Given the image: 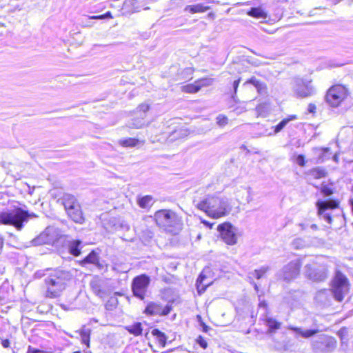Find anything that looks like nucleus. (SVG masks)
I'll return each mask as SVG.
<instances>
[{
	"mask_svg": "<svg viewBox=\"0 0 353 353\" xmlns=\"http://www.w3.org/2000/svg\"><path fill=\"white\" fill-rule=\"evenodd\" d=\"M154 217L157 224L168 232L177 234L181 230V218L170 210H158Z\"/></svg>",
	"mask_w": 353,
	"mask_h": 353,
	"instance_id": "7ed1b4c3",
	"label": "nucleus"
},
{
	"mask_svg": "<svg viewBox=\"0 0 353 353\" xmlns=\"http://www.w3.org/2000/svg\"><path fill=\"white\" fill-rule=\"evenodd\" d=\"M66 212L70 219L75 223L81 224L84 222V217L80 205H76V207Z\"/></svg>",
	"mask_w": 353,
	"mask_h": 353,
	"instance_id": "6ab92c4d",
	"label": "nucleus"
},
{
	"mask_svg": "<svg viewBox=\"0 0 353 353\" xmlns=\"http://www.w3.org/2000/svg\"><path fill=\"white\" fill-rule=\"evenodd\" d=\"M247 193H248V196H247V202L248 203H250L252 201V190L250 188H247Z\"/></svg>",
	"mask_w": 353,
	"mask_h": 353,
	"instance_id": "37998d69",
	"label": "nucleus"
},
{
	"mask_svg": "<svg viewBox=\"0 0 353 353\" xmlns=\"http://www.w3.org/2000/svg\"><path fill=\"white\" fill-rule=\"evenodd\" d=\"M59 238V233L57 228L54 227H48L36 238L27 242L23 248H30L31 246H37L43 244H53Z\"/></svg>",
	"mask_w": 353,
	"mask_h": 353,
	"instance_id": "423d86ee",
	"label": "nucleus"
},
{
	"mask_svg": "<svg viewBox=\"0 0 353 353\" xmlns=\"http://www.w3.org/2000/svg\"><path fill=\"white\" fill-rule=\"evenodd\" d=\"M106 15H107V16L110 15V12L107 13V14H106Z\"/></svg>",
	"mask_w": 353,
	"mask_h": 353,
	"instance_id": "e2e57ef3",
	"label": "nucleus"
},
{
	"mask_svg": "<svg viewBox=\"0 0 353 353\" xmlns=\"http://www.w3.org/2000/svg\"><path fill=\"white\" fill-rule=\"evenodd\" d=\"M196 81L197 83V85H200L199 88L201 89L202 87H207L211 85L213 83V79L209 78H204L199 79Z\"/></svg>",
	"mask_w": 353,
	"mask_h": 353,
	"instance_id": "c9c22d12",
	"label": "nucleus"
},
{
	"mask_svg": "<svg viewBox=\"0 0 353 353\" xmlns=\"http://www.w3.org/2000/svg\"><path fill=\"white\" fill-rule=\"evenodd\" d=\"M299 226L301 227L302 230H305L307 228V225L305 223H299Z\"/></svg>",
	"mask_w": 353,
	"mask_h": 353,
	"instance_id": "603ef678",
	"label": "nucleus"
},
{
	"mask_svg": "<svg viewBox=\"0 0 353 353\" xmlns=\"http://www.w3.org/2000/svg\"><path fill=\"white\" fill-rule=\"evenodd\" d=\"M296 163L300 165V166H304L305 165V158H304V156L302 155V154H299L297 157H296Z\"/></svg>",
	"mask_w": 353,
	"mask_h": 353,
	"instance_id": "79ce46f5",
	"label": "nucleus"
},
{
	"mask_svg": "<svg viewBox=\"0 0 353 353\" xmlns=\"http://www.w3.org/2000/svg\"><path fill=\"white\" fill-rule=\"evenodd\" d=\"M71 278L72 274L69 271L57 269L51 272L45 279L46 297L50 299L59 297L65 289L67 283Z\"/></svg>",
	"mask_w": 353,
	"mask_h": 353,
	"instance_id": "f257e3e1",
	"label": "nucleus"
},
{
	"mask_svg": "<svg viewBox=\"0 0 353 353\" xmlns=\"http://www.w3.org/2000/svg\"><path fill=\"white\" fill-rule=\"evenodd\" d=\"M204 279L205 276H203V274H201L196 280V288L199 293H201L205 291L206 287L208 285V283L204 285L202 284Z\"/></svg>",
	"mask_w": 353,
	"mask_h": 353,
	"instance_id": "72a5a7b5",
	"label": "nucleus"
},
{
	"mask_svg": "<svg viewBox=\"0 0 353 353\" xmlns=\"http://www.w3.org/2000/svg\"><path fill=\"white\" fill-rule=\"evenodd\" d=\"M291 84L293 92L297 97L307 98L315 93L311 79L294 77Z\"/></svg>",
	"mask_w": 353,
	"mask_h": 353,
	"instance_id": "0eeeda50",
	"label": "nucleus"
},
{
	"mask_svg": "<svg viewBox=\"0 0 353 353\" xmlns=\"http://www.w3.org/2000/svg\"><path fill=\"white\" fill-rule=\"evenodd\" d=\"M312 349L316 352H330L336 346V340L330 336L321 334L315 338L312 342Z\"/></svg>",
	"mask_w": 353,
	"mask_h": 353,
	"instance_id": "1a4fd4ad",
	"label": "nucleus"
},
{
	"mask_svg": "<svg viewBox=\"0 0 353 353\" xmlns=\"http://www.w3.org/2000/svg\"><path fill=\"white\" fill-rule=\"evenodd\" d=\"M206 225H209L210 228L212 227V225H210L209 223L207 221L203 222Z\"/></svg>",
	"mask_w": 353,
	"mask_h": 353,
	"instance_id": "bf43d9fd",
	"label": "nucleus"
},
{
	"mask_svg": "<svg viewBox=\"0 0 353 353\" xmlns=\"http://www.w3.org/2000/svg\"><path fill=\"white\" fill-rule=\"evenodd\" d=\"M347 90L341 85H336L330 88L327 92L325 99L329 105L332 107L339 106L347 97Z\"/></svg>",
	"mask_w": 353,
	"mask_h": 353,
	"instance_id": "9d476101",
	"label": "nucleus"
},
{
	"mask_svg": "<svg viewBox=\"0 0 353 353\" xmlns=\"http://www.w3.org/2000/svg\"><path fill=\"white\" fill-rule=\"evenodd\" d=\"M199 86L195 81L194 83L183 86L182 90L187 93H196L200 90Z\"/></svg>",
	"mask_w": 353,
	"mask_h": 353,
	"instance_id": "7c9ffc66",
	"label": "nucleus"
},
{
	"mask_svg": "<svg viewBox=\"0 0 353 353\" xmlns=\"http://www.w3.org/2000/svg\"><path fill=\"white\" fill-rule=\"evenodd\" d=\"M269 270V266H262L259 270H255L252 274L256 279H260Z\"/></svg>",
	"mask_w": 353,
	"mask_h": 353,
	"instance_id": "473e14b6",
	"label": "nucleus"
},
{
	"mask_svg": "<svg viewBox=\"0 0 353 353\" xmlns=\"http://www.w3.org/2000/svg\"><path fill=\"white\" fill-rule=\"evenodd\" d=\"M90 329L85 327V325L83 326V327L79 332L82 343L85 344L88 347H89L90 345Z\"/></svg>",
	"mask_w": 353,
	"mask_h": 353,
	"instance_id": "393cba45",
	"label": "nucleus"
},
{
	"mask_svg": "<svg viewBox=\"0 0 353 353\" xmlns=\"http://www.w3.org/2000/svg\"><path fill=\"white\" fill-rule=\"evenodd\" d=\"M326 292H327V291H326L325 290H324L323 291L320 292L319 293V294L320 295V294H324V293H326Z\"/></svg>",
	"mask_w": 353,
	"mask_h": 353,
	"instance_id": "13d9d810",
	"label": "nucleus"
},
{
	"mask_svg": "<svg viewBox=\"0 0 353 353\" xmlns=\"http://www.w3.org/2000/svg\"><path fill=\"white\" fill-rule=\"evenodd\" d=\"M200 210L205 212L209 216L218 219L228 213L229 203L227 199L208 196L203 201L195 204Z\"/></svg>",
	"mask_w": 353,
	"mask_h": 353,
	"instance_id": "f03ea898",
	"label": "nucleus"
},
{
	"mask_svg": "<svg viewBox=\"0 0 353 353\" xmlns=\"http://www.w3.org/2000/svg\"><path fill=\"white\" fill-rule=\"evenodd\" d=\"M337 335L341 339L342 343H345L348 339V330L346 327H342L337 332Z\"/></svg>",
	"mask_w": 353,
	"mask_h": 353,
	"instance_id": "f704fd0d",
	"label": "nucleus"
},
{
	"mask_svg": "<svg viewBox=\"0 0 353 353\" xmlns=\"http://www.w3.org/2000/svg\"><path fill=\"white\" fill-rule=\"evenodd\" d=\"M137 203L140 208H150L154 203V199L152 196L146 195L138 197Z\"/></svg>",
	"mask_w": 353,
	"mask_h": 353,
	"instance_id": "412c9836",
	"label": "nucleus"
},
{
	"mask_svg": "<svg viewBox=\"0 0 353 353\" xmlns=\"http://www.w3.org/2000/svg\"><path fill=\"white\" fill-rule=\"evenodd\" d=\"M141 141L135 138H127L119 140L118 143L120 145L125 148L136 147Z\"/></svg>",
	"mask_w": 353,
	"mask_h": 353,
	"instance_id": "5701e85b",
	"label": "nucleus"
},
{
	"mask_svg": "<svg viewBox=\"0 0 353 353\" xmlns=\"http://www.w3.org/2000/svg\"><path fill=\"white\" fill-rule=\"evenodd\" d=\"M310 228L312 230H318V226L316 225V224H312L310 225Z\"/></svg>",
	"mask_w": 353,
	"mask_h": 353,
	"instance_id": "8fccbe9b",
	"label": "nucleus"
},
{
	"mask_svg": "<svg viewBox=\"0 0 353 353\" xmlns=\"http://www.w3.org/2000/svg\"><path fill=\"white\" fill-rule=\"evenodd\" d=\"M81 244V241L79 240H73L70 241L68 248L69 252L71 254L77 256L81 254L79 246Z\"/></svg>",
	"mask_w": 353,
	"mask_h": 353,
	"instance_id": "4be33fe9",
	"label": "nucleus"
},
{
	"mask_svg": "<svg viewBox=\"0 0 353 353\" xmlns=\"http://www.w3.org/2000/svg\"><path fill=\"white\" fill-rule=\"evenodd\" d=\"M305 274L314 281H323L327 277L328 270L325 266L313 268L312 265L307 264L305 266Z\"/></svg>",
	"mask_w": 353,
	"mask_h": 353,
	"instance_id": "ddd939ff",
	"label": "nucleus"
},
{
	"mask_svg": "<svg viewBox=\"0 0 353 353\" xmlns=\"http://www.w3.org/2000/svg\"><path fill=\"white\" fill-rule=\"evenodd\" d=\"M99 262V257L94 251H92L82 261L81 264L92 263L96 264Z\"/></svg>",
	"mask_w": 353,
	"mask_h": 353,
	"instance_id": "c85d7f7f",
	"label": "nucleus"
},
{
	"mask_svg": "<svg viewBox=\"0 0 353 353\" xmlns=\"http://www.w3.org/2000/svg\"><path fill=\"white\" fill-rule=\"evenodd\" d=\"M310 174L315 179H321L325 176L326 172L323 169L316 168L310 170Z\"/></svg>",
	"mask_w": 353,
	"mask_h": 353,
	"instance_id": "2f4dec72",
	"label": "nucleus"
},
{
	"mask_svg": "<svg viewBox=\"0 0 353 353\" xmlns=\"http://www.w3.org/2000/svg\"><path fill=\"white\" fill-rule=\"evenodd\" d=\"M209 7L204 6L202 4H196L192 6H187L185 8V11H189L191 13H196V12H204L209 10Z\"/></svg>",
	"mask_w": 353,
	"mask_h": 353,
	"instance_id": "b1692460",
	"label": "nucleus"
},
{
	"mask_svg": "<svg viewBox=\"0 0 353 353\" xmlns=\"http://www.w3.org/2000/svg\"><path fill=\"white\" fill-rule=\"evenodd\" d=\"M296 119V117L295 115H292L283 119L278 125L274 127V134H277L281 131L290 121L294 120Z\"/></svg>",
	"mask_w": 353,
	"mask_h": 353,
	"instance_id": "a878e982",
	"label": "nucleus"
},
{
	"mask_svg": "<svg viewBox=\"0 0 353 353\" xmlns=\"http://www.w3.org/2000/svg\"><path fill=\"white\" fill-rule=\"evenodd\" d=\"M150 109V105L147 103L140 104L134 112V117L132 119V123L130 124V128H141L145 125V118L146 113Z\"/></svg>",
	"mask_w": 353,
	"mask_h": 353,
	"instance_id": "4468645a",
	"label": "nucleus"
},
{
	"mask_svg": "<svg viewBox=\"0 0 353 353\" xmlns=\"http://www.w3.org/2000/svg\"><path fill=\"white\" fill-rule=\"evenodd\" d=\"M145 312L150 315H167L170 312V309L168 307H163L160 304L151 302L147 305Z\"/></svg>",
	"mask_w": 353,
	"mask_h": 353,
	"instance_id": "a211bd4d",
	"label": "nucleus"
},
{
	"mask_svg": "<svg viewBox=\"0 0 353 353\" xmlns=\"http://www.w3.org/2000/svg\"><path fill=\"white\" fill-rule=\"evenodd\" d=\"M261 319L268 327V334H274L281 327V323L269 316L268 314H261Z\"/></svg>",
	"mask_w": 353,
	"mask_h": 353,
	"instance_id": "dca6fc26",
	"label": "nucleus"
},
{
	"mask_svg": "<svg viewBox=\"0 0 353 353\" xmlns=\"http://www.w3.org/2000/svg\"><path fill=\"white\" fill-rule=\"evenodd\" d=\"M348 291L349 283L347 277L336 270L332 284V292L334 299L338 301H342Z\"/></svg>",
	"mask_w": 353,
	"mask_h": 353,
	"instance_id": "39448f33",
	"label": "nucleus"
},
{
	"mask_svg": "<svg viewBox=\"0 0 353 353\" xmlns=\"http://www.w3.org/2000/svg\"><path fill=\"white\" fill-rule=\"evenodd\" d=\"M196 343L203 348L206 349L208 347L207 341L201 336H199L196 339Z\"/></svg>",
	"mask_w": 353,
	"mask_h": 353,
	"instance_id": "a19ab883",
	"label": "nucleus"
},
{
	"mask_svg": "<svg viewBox=\"0 0 353 353\" xmlns=\"http://www.w3.org/2000/svg\"><path fill=\"white\" fill-rule=\"evenodd\" d=\"M239 82H240V79H238V80H235V81L233 82V88H234V93H236V90H237V88H238V86H239Z\"/></svg>",
	"mask_w": 353,
	"mask_h": 353,
	"instance_id": "a18cd8bd",
	"label": "nucleus"
},
{
	"mask_svg": "<svg viewBox=\"0 0 353 353\" xmlns=\"http://www.w3.org/2000/svg\"><path fill=\"white\" fill-rule=\"evenodd\" d=\"M128 331L135 336L141 334L142 327L141 323H137L132 325H130L127 327Z\"/></svg>",
	"mask_w": 353,
	"mask_h": 353,
	"instance_id": "c756f323",
	"label": "nucleus"
},
{
	"mask_svg": "<svg viewBox=\"0 0 353 353\" xmlns=\"http://www.w3.org/2000/svg\"><path fill=\"white\" fill-rule=\"evenodd\" d=\"M321 150L324 152H327L329 150H330V148H321Z\"/></svg>",
	"mask_w": 353,
	"mask_h": 353,
	"instance_id": "864d4df0",
	"label": "nucleus"
},
{
	"mask_svg": "<svg viewBox=\"0 0 353 353\" xmlns=\"http://www.w3.org/2000/svg\"><path fill=\"white\" fill-rule=\"evenodd\" d=\"M149 283L150 278L145 274L135 277L132 286L134 296L140 299H143Z\"/></svg>",
	"mask_w": 353,
	"mask_h": 353,
	"instance_id": "f8f14e48",
	"label": "nucleus"
},
{
	"mask_svg": "<svg viewBox=\"0 0 353 353\" xmlns=\"http://www.w3.org/2000/svg\"><path fill=\"white\" fill-rule=\"evenodd\" d=\"M152 334L154 336L160 345L164 347L166 343L167 337L165 334L157 329H154L152 331Z\"/></svg>",
	"mask_w": 353,
	"mask_h": 353,
	"instance_id": "cd10ccee",
	"label": "nucleus"
},
{
	"mask_svg": "<svg viewBox=\"0 0 353 353\" xmlns=\"http://www.w3.org/2000/svg\"><path fill=\"white\" fill-rule=\"evenodd\" d=\"M228 117L224 115H222V114H219L216 117V123L220 126L225 125L228 123Z\"/></svg>",
	"mask_w": 353,
	"mask_h": 353,
	"instance_id": "58836bf2",
	"label": "nucleus"
},
{
	"mask_svg": "<svg viewBox=\"0 0 353 353\" xmlns=\"http://www.w3.org/2000/svg\"><path fill=\"white\" fill-rule=\"evenodd\" d=\"M323 192H324V193H325V194H327V195H330V194H332V191H331L330 190H329V189H325V190H323Z\"/></svg>",
	"mask_w": 353,
	"mask_h": 353,
	"instance_id": "3c124183",
	"label": "nucleus"
},
{
	"mask_svg": "<svg viewBox=\"0 0 353 353\" xmlns=\"http://www.w3.org/2000/svg\"><path fill=\"white\" fill-rule=\"evenodd\" d=\"M246 83H251L254 85L259 90L263 88V84L257 80L255 77L251 78L250 80L246 81Z\"/></svg>",
	"mask_w": 353,
	"mask_h": 353,
	"instance_id": "e433bc0d",
	"label": "nucleus"
},
{
	"mask_svg": "<svg viewBox=\"0 0 353 353\" xmlns=\"http://www.w3.org/2000/svg\"><path fill=\"white\" fill-rule=\"evenodd\" d=\"M33 217H37V216L19 208L10 212L0 213V223L12 225L17 230H21L24 223H27L30 218Z\"/></svg>",
	"mask_w": 353,
	"mask_h": 353,
	"instance_id": "20e7f679",
	"label": "nucleus"
},
{
	"mask_svg": "<svg viewBox=\"0 0 353 353\" xmlns=\"http://www.w3.org/2000/svg\"><path fill=\"white\" fill-rule=\"evenodd\" d=\"M254 289H255L256 291H258V290H259L258 285H257L256 283H254Z\"/></svg>",
	"mask_w": 353,
	"mask_h": 353,
	"instance_id": "4d7b16f0",
	"label": "nucleus"
},
{
	"mask_svg": "<svg viewBox=\"0 0 353 353\" xmlns=\"http://www.w3.org/2000/svg\"><path fill=\"white\" fill-rule=\"evenodd\" d=\"M27 353H43V352H41L37 349L29 347Z\"/></svg>",
	"mask_w": 353,
	"mask_h": 353,
	"instance_id": "de8ad7c7",
	"label": "nucleus"
},
{
	"mask_svg": "<svg viewBox=\"0 0 353 353\" xmlns=\"http://www.w3.org/2000/svg\"><path fill=\"white\" fill-rule=\"evenodd\" d=\"M62 203L66 211L72 209L76 205H80L76 198L70 194H65L63 196Z\"/></svg>",
	"mask_w": 353,
	"mask_h": 353,
	"instance_id": "aec40b11",
	"label": "nucleus"
},
{
	"mask_svg": "<svg viewBox=\"0 0 353 353\" xmlns=\"http://www.w3.org/2000/svg\"><path fill=\"white\" fill-rule=\"evenodd\" d=\"M292 244L295 249H301L304 247L305 242L302 239L296 238L292 241Z\"/></svg>",
	"mask_w": 353,
	"mask_h": 353,
	"instance_id": "4c0bfd02",
	"label": "nucleus"
},
{
	"mask_svg": "<svg viewBox=\"0 0 353 353\" xmlns=\"http://www.w3.org/2000/svg\"><path fill=\"white\" fill-rule=\"evenodd\" d=\"M288 330L294 332L296 339H299V337L309 339L316 334L319 331L318 329H305L293 325H289Z\"/></svg>",
	"mask_w": 353,
	"mask_h": 353,
	"instance_id": "f3484780",
	"label": "nucleus"
},
{
	"mask_svg": "<svg viewBox=\"0 0 353 353\" xmlns=\"http://www.w3.org/2000/svg\"><path fill=\"white\" fill-rule=\"evenodd\" d=\"M104 17L103 15L97 16V17H93L94 19H103Z\"/></svg>",
	"mask_w": 353,
	"mask_h": 353,
	"instance_id": "6e6d98bb",
	"label": "nucleus"
},
{
	"mask_svg": "<svg viewBox=\"0 0 353 353\" xmlns=\"http://www.w3.org/2000/svg\"><path fill=\"white\" fill-rule=\"evenodd\" d=\"M223 241L228 245H234L237 242L236 228L229 223H224L218 226Z\"/></svg>",
	"mask_w": 353,
	"mask_h": 353,
	"instance_id": "9b49d317",
	"label": "nucleus"
},
{
	"mask_svg": "<svg viewBox=\"0 0 353 353\" xmlns=\"http://www.w3.org/2000/svg\"><path fill=\"white\" fill-rule=\"evenodd\" d=\"M259 310H263L262 314H268V303L265 301H261L259 303Z\"/></svg>",
	"mask_w": 353,
	"mask_h": 353,
	"instance_id": "ea45409f",
	"label": "nucleus"
},
{
	"mask_svg": "<svg viewBox=\"0 0 353 353\" xmlns=\"http://www.w3.org/2000/svg\"><path fill=\"white\" fill-rule=\"evenodd\" d=\"M315 110H316L315 105H314V104L309 105V108H308L309 112H314Z\"/></svg>",
	"mask_w": 353,
	"mask_h": 353,
	"instance_id": "09e8293b",
	"label": "nucleus"
},
{
	"mask_svg": "<svg viewBox=\"0 0 353 353\" xmlns=\"http://www.w3.org/2000/svg\"><path fill=\"white\" fill-rule=\"evenodd\" d=\"M200 325L202 327V331L204 332H208L211 328L206 325L203 321H201Z\"/></svg>",
	"mask_w": 353,
	"mask_h": 353,
	"instance_id": "c03bdc74",
	"label": "nucleus"
},
{
	"mask_svg": "<svg viewBox=\"0 0 353 353\" xmlns=\"http://www.w3.org/2000/svg\"><path fill=\"white\" fill-rule=\"evenodd\" d=\"M333 159L335 162H336V163L338 162L339 158H338V155L336 154L334 156Z\"/></svg>",
	"mask_w": 353,
	"mask_h": 353,
	"instance_id": "5fc2aeb1",
	"label": "nucleus"
},
{
	"mask_svg": "<svg viewBox=\"0 0 353 353\" xmlns=\"http://www.w3.org/2000/svg\"><path fill=\"white\" fill-rule=\"evenodd\" d=\"M338 202L333 200L325 201H319L316 203L319 216H322L328 223H331L332 219L330 213L327 212V210L335 209L338 207Z\"/></svg>",
	"mask_w": 353,
	"mask_h": 353,
	"instance_id": "2eb2a0df",
	"label": "nucleus"
},
{
	"mask_svg": "<svg viewBox=\"0 0 353 353\" xmlns=\"http://www.w3.org/2000/svg\"><path fill=\"white\" fill-rule=\"evenodd\" d=\"M201 234H199V235L197 236V239H201Z\"/></svg>",
	"mask_w": 353,
	"mask_h": 353,
	"instance_id": "052dcab7",
	"label": "nucleus"
},
{
	"mask_svg": "<svg viewBox=\"0 0 353 353\" xmlns=\"http://www.w3.org/2000/svg\"><path fill=\"white\" fill-rule=\"evenodd\" d=\"M1 344L3 347L7 348L10 346V341L8 339L3 340Z\"/></svg>",
	"mask_w": 353,
	"mask_h": 353,
	"instance_id": "49530a36",
	"label": "nucleus"
},
{
	"mask_svg": "<svg viewBox=\"0 0 353 353\" xmlns=\"http://www.w3.org/2000/svg\"><path fill=\"white\" fill-rule=\"evenodd\" d=\"M302 262L300 259H296L285 265L278 272L276 276L279 279L285 282H290L295 279L300 273Z\"/></svg>",
	"mask_w": 353,
	"mask_h": 353,
	"instance_id": "6e6552de",
	"label": "nucleus"
},
{
	"mask_svg": "<svg viewBox=\"0 0 353 353\" xmlns=\"http://www.w3.org/2000/svg\"><path fill=\"white\" fill-rule=\"evenodd\" d=\"M148 9H149L148 7L144 8V10H148Z\"/></svg>",
	"mask_w": 353,
	"mask_h": 353,
	"instance_id": "680f3d73",
	"label": "nucleus"
},
{
	"mask_svg": "<svg viewBox=\"0 0 353 353\" xmlns=\"http://www.w3.org/2000/svg\"><path fill=\"white\" fill-rule=\"evenodd\" d=\"M248 14L257 19H265L267 17L266 13L261 8H251Z\"/></svg>",
	"mask_w": 353,
	"mask_h": 353,
	"instance_id": "bb28decb",
	"label": "nucleus"
}]
</instances>
